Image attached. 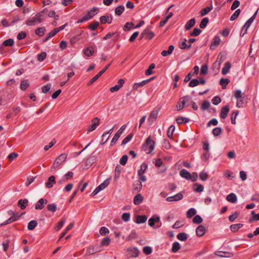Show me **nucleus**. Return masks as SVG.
<instances>
[{"mask_svg":"<svg viewBox=\"0 0 259 259\" xmlns=\"http://www.w3.org/2000/svg\"><path fill=\"white\" fill-rule=\"evenodd\" d=\"M42 12L37 13L34 16L28 19L26 21V25L29 26H34L41 23L42 21L41 17H42Z\"/></svg>","mask_w":259,"mask_h":259,"instance_id":"obj_1","label":"nucleus"},{"mask_svg":"<svg viewBox=\"0 0 259 259\" xmlns=\"http://www.w3.org/2000/svg\"><path fill=\"white\" fill-rule=\"evenodd\" d=\"M67 157V155L65 153H63L57 157L53 162V165L51 167V171H55L57 168L62 164L66 160Z\"/></svg>","mask_w":259,"mask_h":259,"instance_id":"obj_2","label":"nucleus"},{"mask_svg":"<svg viewBox=\"0 0 259 259\" xmlns=\"http://www.w3.org/2000/svg\"><path fill=\"white\" fill-rule=\"evenodd\" d=\"M180 175L183 178H184L187 180H190L193 182L196 181L198 178V175L196 172H194L192 174H190L185 169H183L180 171Z\"/></svg>","mask_w":259,"mask_h":259,"instance_id":"obj_3","label":"nucleus"},{"mask_svg":"<svg viewBox=\"0 0 259 259\" xmlns=\"http://www.w3.org/2000/svg\"><path fill=\"white\" fill-rule=\"evenodd\" d=\"M155 142L150 137L146 140L145 143L143 146V150L147 153H151L154 149Z\"/></svg>","mask_w":259,"mask_h":259,"instance_id":"obj_4","label":"nucleus"},{"mask_svg":"<svg viewBox=\"0 0 259 259\" xmlns=\"http://www.w3.org/2000/svg\"><path fill=\"white\" fill-rule=\"evenodd\" d=\"M110 178L105 180L102 184L98 186L95 190L92 193L91 195L94 196L99 193L102 190L105 189L110 184Z\"/></svg>","mask_w":259,"mask_h":259,"instance_id":"obj_5","label":"nucleus"},{"mask_svg":"<svg viewBox=\"0 0 259 259\" xmlns=\"http://www.w3.org/2000/svg\"><path fill=\"white\" fill-rule=\"evenodd\" d=\"M156 224L154 228H158L161 226V223L160 222V217L158 216L154 215L148 221V225L150 227H153Z\"/></svg>","mask_w":259,"mask_h":259,"instance_id":"obj_6","label":"nucleus"},{"mask_svg":"<svg viewBox=\"0 0 259 259\" xmlns=\"http://www.w3.org/2000/svg\"><path fill=\"white\" fill-rule=\"evenodd\" d=\"M147 168V164L145 163H143L141 164L140 168L138 171L139 179L142 182H145L146 181V178L144 175V173L146 171Z\"/></svg>","mask_w":259,"mask_h":259,"instance_id":"obj_7","label":"nucleus"},{"mask_svg":"<svg viewBox=\"0 0 259 259\" xmlns=\"http://www.w3.org/2000/svg\"><path fill=\"white\" fill-rule=\"evenodd\" d=\"M160 107H155L150 113L148 117V121L151 123L153 122L157 118Z\"/></svg>","mask_w":259,"mask_h":259,"instance_id":"obj_8","label":"nucleus"},{"mask_svg":"<svg viewBox=\"0 0 259 259\" xmlns=\"http://www.w3.org/2000/svg\"><path fill=\"white\" fill-rule=\"evenodd\" d=\"M188 97L187 96L180 98L176 105L175 109L177 111L182 110L187 102Z\"/></svg>","mask_w":259,"mask_h":259,"instance_id":"obj_9","label":"nucleus"},{"mask_svg":"<svg viewBox=\"0 0 259 259\" xmlns=\"http://www.w3.org/2000/svg\"><path fill=\"white\" fill-rule=\"evenodd\" d=\"M124 82L125 81L123 79H119L117 85L110 88V92L112 93L118 92L121 88L123 87Z\"/></svg>","mask_w":259,"mask_h":259,"instance_id":"obj_10","label":"nucleus"},{"mask_svg":"<svg viewBox=\"0 0 259 259\" xmlns=\"http://www.w3.org/2000/svg\"><path fill=\"white\" fill-rule=\"evenodd\" d=\"M98 12V9L94 8L89 11L86 15L84 16V19L89 20L92 18Z\"/></svg>","mask_w":259,"mask_h":259,"instance_id":"obj_11","label":"nucleus"},{"mask_svg":"<svg viewBox=\"0 0 259 259\" xmlns=\"http://www.w3.org/2000/svg\"><path fill=\"white\" fill-rule=\"evenodd\" d=\"M100 120L98 118L95 117L92 120V124L89 126L88 132H92L94 131L97 126L99 125Z\"/></svg>","mask_w":259,"mask_h":259,"instance_id":"obj_12","label":"nucleus"},{"mask_svg":"<svg viewBox=\"0 0 259 259\" xmlns=\"http://www.w3.org/2000/svg\"><path fill=\"white\" fill-rule=\"evenodd\" d=\"M110 63L108 64L104 69L100 71L96 75H95L94 77H93L91 80H90V82L89 83L88 85L92 84L93 82H94L95 81H96L105 71L108 68V67L110 65Z\"/></svg>","mask_w":259,"mask_h":259,"instance_id":"obj_13","label":"nucleus"},{"mask_svg":"<svg viewBox=\"0 0 259 259\" xmlns=\"http://www.w3.org/2000/svg\"><path fill=\"white\" fill-rule=\"evenodd\" d=\"M73 176V173L72 171H68L63 177L58 181L59 184H61L63 183L71 180Z\"/></svg>","mask_w":259,"mask_h":259,"instance_id":"obj_14","label":"nucleus"},{"mask_svg":"<svg viewBox=\"0 0 259 259\" xmlns=\"http://www.w3.org/2000/svg\"><path fill=\"white\" fill-rule=\"evenodd\" d=\"M125 129V126L123 125L120 127V128L117 131V132L116 133V134L114 135V137L113 138L111 144V145H113L119 139L120 137L121 134L122 133V131Z\"/></svg>","mask_w":259,"mask_h":259,"instance_id":"obj_15","label":"nucleus"},{"mask_svg":"<svg viewBox=\"0 0 259 259\" xmlns=\"http://www.w3.org/2000/svg\"><path fill=\"white\" fill-rule=\"evenodd\" d=\"M84 250H85V255H92L99 251L97 247L94 246H90Z\"/></svg>","mask_w":259,"mask_h":259,"instance_id":"obj_16","label":"nucleus"},{"mask_svg":"<svg viewBox=\"0 0 259 259\" xmlns=\"http://www.w3.org/2000/svg\"><path fill=\"white\" fill-rule=\"evenodd\" d=\"M183 198V195L181 193H179L177 194L176 195L173 196L168 197L166 198V201L168 202H171L174 201H179Z\"/></svg>","mask_w":259,"mask_h":259,"instance_id":"obj_17","label":"nucleus"},{"mask_svg":"<svg viewBox=\"0 0 259 259\" xmlns=\"http://www.w3.org/2000/svg\"><path fill=\"white\" fill-rule=\"evenodd\" d=\"M205 228L202 225H199L196 229V235L198 237H202L205 234Z\"/></svg>","mask_w":259,"mask_h":259,"instance_id":"obj_18","label":"nucleus"},{"mask_svg":"<svg viewBox=\"0 0 259 259\" xmlns=\"http://www.w3.org/2000/svg\"><path fill=\"white\" fill-rule=\"evenodd\" d=\"M127 251L129 252L130 256L131 257H137L139 255V251L136 247H131L127 249Z\"/></svg>","mask_w":259,"mask_h":259,"instance_id":"obj_19","label":"nucleus"},{"mask_svg":"<svg viewBox=\"0 0 259 259\" xmlns=\"http://www.w3.org/2000/svg\"><path fill=\"white\" fill-rule=\"evenodd\" d=\"M47 202L48 201L46 199L41 198L35 204V208L36 209H42L44 207V205L47 204Z\"/></svg>","mask_w":259,"mask_h":259,"instance_id":"obj_20","label":"nucleus"},{"mask_svg":"<svg viewBox=\"0 0 259 259\" xmlns=\"http://www.w3.org/2000/svg\"><path fill=\"white\" fill-rule=\"evenodd\" d=\"M147 217L145 215H137L135 217V222L137 224H142L146 222Z\"/></svg>","mask_w":259,"mask_h":259,"instance_id":"obj_21","label":"nucleus"},{"mask_svg":"<svg viewBox=\"0 0 259 259\" xmlns=\"http://www.w3.org/2000/svg\"><path fill=\"white\" fill-rule=\"evenodd\" d=\"M229 110L230 109L228 106L223 107L220 113L221 117L223 119L226 118L227 117Z\"/></svg>","mask_w":259,"mask_h":259,"instance_id":"obj_22","label":"nucleus"},{"mask_svg":"<svg viewBox=\"0 0 259 259\" xmlns=\"http://www.w3.org/2000/svg\"><path fill=\"white\" fill-rule=\"evenodd\" d=\"M56 183L55 177L54 176H51L48 178L47 182L46 183V186L50 188L53 186V185Z\"/></svg>","mask_w":259,"mask_h":259,"instance_id":"obj_23","label":"nucleus"},{"mask_svg":"<svg viewBox=\"0 0 259 259\" xmlns=\"http://www.w3.org/2000/svg\"><path fill=\"white\" fill-rule=\"evenodd\" d=\"M221 42V39L218 36H215L211 42L210 48L211 50L214 49L217 46H218Z\"/></svg>","mask_w":259,"mask_h":259,"instance_id":"obj_24","label":"nucleus"},{"mask_svg":"<svg viewBox=\"0 0 259 259\" xmlns=\"http://www.w3.org/2000/svg\"><path fill=\"white\" fill-rule=\"evenodd\" d=\"M143 196L141 194H138L134 198V203L135 205H139L143 202Z\"/></svg>","mask_w":259,"mask_h":259,"instance_id":"obj_25","label":"nucleus"},{"mask_svg":"<svg viewBox=\"0 0 259 259\" xmlns=\"http://www.w3.org/2000/svg\"><path fill=\"white\" fill-rule=\"evenodd\" d=\"M112 20L111 16H103L100 17V21L102 24L111 23Z\"/></svg>","mask_w":259,"mask_h":259,"instance_id":"obj_26","label":"nucleus"},{"mask_svg":"<svg viewBox=\"0 0 259 259\" xmlns=\"http://www.w3.org/2000/svg\"><path fill=\"white\" fill-rule=\"evenodd\" d=\"M193 189L196 192H201L204 190L203 186L198 183H195L193 185Z\"/></svg>","mask_w":259,"mask_h":259,"instance_id":"obj_27","label":"nucleus"},{"mask_svg":"<svg viewBox=\"0 0 259 259\" xmlns=\"http://www.w3.org/2000/svg\"><path fill=\"white\" fill-rule=\"evenodd\" d=\"M226 199L230 202L235 203L236 202L237 198L234 193H231L227 196Z\"/></svg>","mask_w":259,"mask_h":259,"instance_id":"obj_28","label":"nucleus"},{"mask_svg":"<svg viewBox=\"0 0 259 259\" xmlns=\"http://www.w3.org/2000/svg\"><path fill=\"white\" fill-rule=\"evenodd\" d=\"M94 52V49L93 47L87 48L83 51L84 54L88 57L92 56Z\"/></svg>","mask_w":259,"mask_h":259,"instance_id":"obj_29","label":"nucleus"},{"mask_svg":"<svg viewBox=\"0 0 259 259\" xmlns=\"http://www.w3.org/2000/svg\"><path fill=\"white\" fill-rule=\"evenodd\" d=\"M147 83V81L143 80L141 82L135 83L133 85V89L134 90H137L139 88L144 86Z\"/></svg>","mask_w":259,"mask_h":259,"instance_id":"obj_30","label":"nucleus"},{"mask_svg":"<svg viewBox=\"0 0 259 259\" xmlns=\"http://www.w3.org/2000/svg\"><path fill=\"white\" fill-rule=\"evenodd\" d=\"M174 50V47L172 45L170 46L168 48V50L167 51L164 50L162 51L161 55L164 56H167L170 54H171L172 52V51Z\"/></svg>","mask_w":259,"mask_h":259,"instance_id":"obj_31","label":"nucleus"},{"mask_svg":"<svg viewBox=\"0 0 259 259\" xmlns=\"http://www.w3.org/2000/svg\"><path fill=\"white\" fill-rule=\"evenodd\" d=\"M195 23V20L194 18H192L189 20L185 25V29L186 30L190 29L191 27H192Z\"/></svg>","mask_w":259,"mask_h":259,"instance_id":"obj_32","label":"nucleus"},{"mask_svg":"<svg viewBox=\"0 0 259 259\" xmlns=\"http://www.w3.org/2000/svg\"><path fill=\"white\" fill-rule=\"evenodd\" d=\"M231 68V64L229 62H226L224 64V66L222 69V74L225 75L229 72V71Z\"/></svg>","mask_w":259,"mask_h":259,"instance_id":"obj_33","label":"nucleus"},{"mask_svg":"<svg viewBox=\"0 0 259 259\" xmlns=\"http://www.w3.org/2000/svg\"><path fill=\"white\" fill-rule=\"evenodd\" d=\"M65 222L66 219L65 218H62L61 221H59L55 226V230L57 231L59 230L62 227Z\"/></svg>","mask_w":259,"mask_h":259,"instance_id":"obj_34","label":"nucleus"},{"mask_svg":"<svg viewBox=\"0 0 259 259\" xmlns=\"http://www.w3.org/2000/svg\"><path fill=\"white\" fill-rule=\"evenodd\" d=\"M9 213L10 214L12 215V216L9 218V221H12V222L17 221L21 217V215H19L18 213H14L13 211H10Z\"/></svg>","mask_w":259,"mask_h":259,"instance_id":"obj_35","label":"nucleus"},{"mask_svg":"<svg viewBox=\"0 0 259 259\" xmlns=\"http://www.w3.org/2000/svg\"><path fill=\"white\" fill-rule=\"evenodd\" d=\"M256 12L253 15V16H252L249 19H248L247 20V21L245 23V25H244V28H246L247 29H248V28L249 27V26H250L251 23L253 22V21L254 20L255 17V16L256 15Z\"/></svg>","mask_w":259,"mask_h":259,"instance_id":"obj_36","label":"nucleus"},{"mask_svg":"<svg viewBox=\"0 0 259 259\" xmlns=\"http://www.w3.org/2000/svg\"><path fill=\"white\" fill-rule=\"evenodd\" d=\"M28 202L27 199H21L18 201V205L21 209H24L26 208V204Z\"/></svg>","mask_w":259,"mask_h":259,"instance_id":"obj_37","label":"nucleus"},{"mask_svg":"<svg viewBox=\"0 0 259 259\" xmlns=\"http://www.w3.org/2000/svg\"><path fill=\"white\" fill-rule=\"evenodd\" d=\"M229 82L230 80L228 78H222L220 81V83L222 85L223 89H225Z\"/></svg>","mask_w":259,"mask_h":259,"instance_id":"obj_38","label":"nucleus"},{"mask_svg":"<svg viewBox=\"0 0 259 259\" xmlns=\"http://www.w3.org/2000/svg\"><path fill=\"white\" fill-rule=\"evenodd\" d=\"M155 65L154 64H151L147 70L145 71V74L147 75H151L153 73V70L155 68Z\"/></svg>","mask_w":259,"mask_h":259,"instance_id":"obj_39","label":"nucleus"},{"mask_svg":"<svg viewBox=\"0 0 259 259\" xmlns=\"http://www.w3.org/2000/svg\"><path fill=\"white\" fill-rule=\"evenodd\" d=\"M177 238L181 241H185L188 238V235L185 233H181L177 235Z\"/></svg>","mask_w":259,"mask_h":259,"instance_id":"obj_40","label":"nucleus"},{"mask_svg":"<svg viewBox=\"0 0 259 259\" xmlns=\"http://www.w3.org/2000/svg\"><path fill=\"white\" fill-rule=\"evenodd\" d=\"M186 42H187V40L186 39H184L182 42H180V44H179V47L181 49H187V48H190V47H191V45H190L189 46H188L186 44Z\"/></svg>","mask_w":259,"mask_h":259,"instance_id":"obj_41","label":"nucleus"},{"mask_svg":"<svg viewBox=\"0 0 259 259\" xmlns=\"http://www.w3.org/2000/svg\"><path fill=\"white\" fill-rule=\"evenodd\" d=\"M180 245L178 242H175L172 244V251L174 252H177L180 249Z\"/></svg>","mask_w":259,"mask_h":259,"instance_id":"obj_42","label":"nucleus"},{"mask_svg":"<svg viewBox=\"0 0 259 259\" xmlns=\"http://www.w3.org/2000/svg\"><path fill=\"white\" fill-rule=\"evenodd\" d=\"M242 227V224H237L232 225L230 227V229L232 232H236Z\"/></svg>","mask_w":259,"mask_h":259,"instance_id":"obj_43","label":"nucleus"},{"mask_svg":"<svg viewBox=\"0 0 259 259\" xmlns=\"http://www.w3.org/2000/svg\"><path fill=\"white\" fill-rule=\"evenodd\" d=\"M176 121H177V122L178 124H181V123H183L184 122H189V119L187 118L183 117H178L176 119Z\"/></svg>","mask_w":259,"mask_h":259,"instance_id":"obj_44","label":"nucleus"},{"mask_svg":"<svg viewBox=\"0 0 259 259\" xmlns=\"http://www.w3.org/2000/svg\"><path fill=\"white\" fill-rule=\"evenodd\" d=\"M239 114L238 111H235L233 112L232 117H231V122L233 124H236V119L237 118V116H238Z\"/></svg>","mask_w":259,"mask_h":259,"instance_id":"obj_45","label":"nucleus"},{"mask_svg":"<svg viewBox=\"0 0 259 259\" xmlns=\"http://www.w3.org/2000/svg\"><path fill=\"white\" fill-rule=\"evenodd\" d=\"M216 254L220 257H231L233 256V254L232 253L224 252H218V253H217Z\"/></svg>","mask_w":259,"mask_h":259,"instance_id":"obj_46","label":"nucleus"},{"mask_svg":"<svg viewBox=\"0 0 259 259\" xmlns=\"http://www.w3.org/2000/svg\"><path fill=\"white\" fill-rule=\"evenodd\" d=\"M252 217L250 218V222L253 221H259V213L255 214L254 211H251Z\"/></svg>","mask_w":259,"mask_h":259,"instance_id":"obj_47","label":"nucleus"},{"mask_svg":"<svg viewBox=\"0 0 259 259\" xmlns=\"http://www.w3.org/2000/svg\"><path fill=\"white\" fill-rule=\"evenodd\" d=\"M196 213V210L194 208H192L189 209L188 210V211L187 212V216L188 218H191L194 215H195Z\"/></svg>","mask_w":259,"mask_h":259,"instance_id":"obj_48","label":"nucleus"},{"mask_svg":"<svg viewBox=\"0 0 259 259\" xmlns=\"http://www.w3.org/2000/svg\"><path fill=\"white\" fill-rule=\"evenodd\" d=\"M36 225L37 222L35 221H31L28 223L27 228L29 230H32L36 227Z\"/></svg>","mask_w":259,"mask_h":259,"instance_id":"obj_49","label":"nucleus"},{"mask_svg":"<svg viewBox=\"0 0 259 259\" xmlns=\"http://www.w3.org/2000/svg\"><path fill=\"white\" fill-rule=\"evenodd\" d=\"M199 176L200 179L203 181H206L208 177V174L206 172H204V171L201 172L199 174Z\"/></svg>","mask_w":259,"mask_h":259,"instance_id":"obj_50","label":"nucleus"},{"mask_svg":"<svg viewBox=\"0 0 259 259\" xmlns=\"http://www.w3.org/2000/svg\"><path fill=\"white\" fill-rule=\"evenodd\" d=\"M243 94L242 93L241 91L240 90H235L234 92V95L235 97L237 99L239 100L242 97Z\"/></svg>","mask_w":259,"mask_h":259,"instance_id":"obj_51","label":"nucleus"},{"mask_svg":"<svg viewBox=\"0 0 259 259\" xmlns=\"http://www.w3.org/2000/svg\"><path fill=\"white\" fill-rule=\"evenodd\" d=\"M175 127L173 125H171L168 129L167 135L169 138H172Z\"/></svg>","mask_w":259,"mask_h":259,"instance_id":"obj_52","label":"nucleus"},{"mask_svg":"<svg viewBox=\"0 0 259 259\" xmlns=\"http://www.w3.org/2000/svg\"><path fill=\"white\" fill-rule=\"evenodd\" d=\"M45 28L44 27H39L35 30V33L38 36H42L44 34Z\"/></svg>","mask_w":259,"mask_h":259,"instance_id":"obj_53","label":"nucleus"},{"mask_svg":"<svg viewBox=\"0 0 259 259\" xmlns=\"http://www.w3.org/2000/svg\"><path fill=\"white\" fill-rule=\"evenodd\" d=\"M202 221L203 220L201 217L199 215H197L193 218V222L194 223L199 224L201 223Z\"/></svg>","mask_w":259,"mask_h":259,"instance_id":"obj_54","label":"nucleus"},{"mask_svg":"<svg viewBox=\"0 0 259 259\" xmlns=\"http://www.w3.org/2000/svg\"><path fill=\"white\" fill-rule=\"evenodd\" d=\"M124 10V8L122 6H120L116 8L115 12L117 15H120Z\"/></svg>","mask_w":259,"mask_h":259,"instance_id":"obj_55","label":"nucleus"},{"mask_svg":"<svg viewBox=\"0 0 259 259\" xmlns=\"http://www.w3.org/2000/svg\"><path fill=\"white\" fill-rule=\"evenodd\" d=\"M212 10L211 7H207L201 11V15L203 16L206 15L208 13H209Z\"/></svg>","mask_w":259,"mask_h":259,"instance_id":"obj_56","label":"nucleus"},{"mask_svg":"<svg viewBox=\"0 0 259 259\" xmlns=\"http://www.w3.org/2000/svg\"><path fill=\"white\" fill-rule=\"evenodd\" d=\"M208 22V19L207 18H203L200 22V27L201 28H204L207 25Z\"/></svg>","mask_w":259,"mask_h":259,"instance_id":"obj_57","label":"nucleus"},{"mask_svg":"<svg viewBox=\"0 0 259 259\" xmlns=\"http://www.w3.org/2000/svg\"><path fill=\"white\" fill-rule=\"evenodd\" d=\"M28 87L29 84L26 80H23L21 81L20 88L22 90H25Z\"/></svg>","mask_w":259,"mask_h":259,"instance_id":"obj_58","label":"nucleus"},{"mask_svg":"<svg viewBox=\"0 0 259 259\" xmlns=\"http://www.w3.org/2000/svg\"><path fill=\"white\" fill-rule=\"evenodd\" d=\"M131 214L130 213H123L121 215L122 220L124 222H127L130 220Z\"/></svg>","mask_w":259,"mask_h":259,"instance_id":"obj_59","label":"nucleus"},{"mask_svg":"<svg viewBox=\"0 0 259 259\" xmlns=\"http://www.w3.org/2000/svg\"><path fill=\"white\" fill-rule=\"evenodd\" d=\"M224 176L230 179H232L234 178L233 173L229 170H226L224 172Z\"/></svg>","mask_w":259,"mask_h":259,"instance_id":"obj_60","label":"nucleus"},{"mask_svg":"<svg viewBox=\"0 0 259 259\" xmlns=\"http://www.w3.org/2000/svg\"><path fill=\"white\" fill-rule=\"evenodd\" d=\"M109 233V230L105 227H102L100 229V233L101 234V235H102L103 236H104V235H106L107 234H108Z\"/></svg>","mask_w":259,"mask_h":259,"instance_id":"obj_61","label":"nucleus"},{"mask_svg":"<svg viewBox=\"0 0 259 259\" xmlns=\"http://www.w3.org/2000/svg\"><path fill=\"white\" fill-rule=\"evenodd\" d=\"M48 209L49 211H52V212H55L57 210V206L55 204H50L48 205Z\"/></svg>","mask_w":259,"mask_h":259,"instance_id":"obj_62","label":"nucleus"},{"mask_svg":"<svg viewBox=\"0 0 259 259\" xmlns=\"http://www.w3.org/2000/svg\"><path fill=\"white\" fill-rule=\"evenodd\" d=\"M208 72V66L207 65H203L201 67L200 72L203 75H206Z\"/></svg>","mask_w":259,"mask_h":259,"instance_id":"obj_63","label":"nucleus"},{"mask_svg":"<svg viewBox=\"0 0 259 259\" xmlns=\"http://www.w3.org/2000/svg\"><path fill=\"white\" fill-rule=\"evenodd\" d=\"M111 240L109 237L104 238L101 241V244L103 246H108L110 243Z\"/></svg>","mask_w":259,"mask_h":259,"instance_id":"obj_64","label":"nucleus"}]
</instances>
